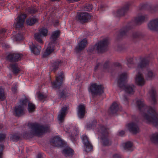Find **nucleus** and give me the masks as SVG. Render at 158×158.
I'll return each instance as SVG.
<instances>
[{
  "instance_id": "obj_53",
  "label": "nucleus",
  "mask_w": 158,
  "mask_h": 158,
  "mask_svg": "<svg viewBox=\"0 0 158 158\" xmlns=\"http://www.w3.org/2000/svg\"><path fill=\"white\" fill-rule=\"evenodd\" d=\"M95 47L93 46H90L88 48V52L90 53H92L94 51Z\"/></svg>"
},
{
  "instance_id": "obj_62",
  "label": "nucleus",
  "mask_w": 158,
  "mask_h": 158,
  "mask_svg": "<svg viewBox=\"0 0 158 158\" xmlns=\"http://www.w3.org/2000/svg\"><path fill=\"white\" fill-rule=\"evenodd\" d=\"M52 2H54V1H59L60 0H50Z\"/></svg>"
},
{
  "instance_id": "obj_48",
  "label": "nucleus",
  "mask_w": 158,
  "mask_h": 158,
  "mask_svg": "<svg viewBox=\"0 0 158 158\" xmlns=\"http://www.w3.org/2000/svg\"><path fill=\"white\" fill-rule=\"evenodd\" d=\"M7 30L4 28L0 29V37L2 38L4 36Z\"/></svg>"
},
{
  "instance_id": "obj_50",
  "label": "nucleus",
  "mask_w": 158,
  "mask_h": 158,
  "mask_svg": "<svg viewBox=\"0 0 158 158\" xmlns=\"http://www.w3.org/2000/svg\"><path fill=\"white\" fill-rule=\"evenodd\" d=\"M46 98V97H45L44 95L40 93H39L38 94V98L40 101L43 100Z\"/></svg>"
},
{
  "instance_id": "obj_64",
  "label": "nucleus",
  "mask_w": 158,
  "mask_h": 158,
  "mask_svg": "<svg viewBox=\"0 0 158 158\" xmlns=\"http://www.w3.org/2000/svg\"><path fill=\"white\" fill-rule=\"evenodd\" d=\"M3 127V126L0 125V129H2Z\"/></svg>"
},
{
  "instance_id": "obj_42",
  "label": "nucleus",
  "mask_w": 158,
  "mask_h": 158,
  "mask_svg": "<svg viewBox=\"0 0 158 158\" xmlns=\"http://www.w3.org/2000/svg\"><path fill=\"white\" fill-rule=\"evenodd\" d=\"M23 35L21 33H18L15 36V39L16 41H19L23 39Z\"/></svg>"
},
{
  "instance_id": "obj_3",
  "label": "nucleus",
  "mask_w": 158,
  "mask_h": 158,
  "mask_svg": "<svg viewBox=\"0 0 158 158\" xmlns=\"http://www.w3.org/2000/svg\"><path fill=\"white\" fill-rule=\"evenodd\" d=\"M127 74L123 73L119 76L117 81L118 86L121 89L124 90L125 91L130 94H134L135 86L134 85H125L124 82L127 79Z\"/></svg>"
},
{
  "instance_id": "obj_59",
  "label": "nucleus",
  "mask_w": 158,
  "mask_h": 158,
  "mask_svg": "<svg viewBox=\"0 0 158 158\" xmlns=\"http://www.w3.org/2000/svg\"><path fill=\"white\" fill-rule=\"evenodd\" d=\"M70 2H77L79 1L80 0H66Z\"/></svg>"
},
{
  "instance_id": "obj_16",
  "label": "nucleus",
  "mask_w": 158,
  "mask_h": 158,
  "mask_svg": "<svg viewBox=\"0 0 158 158\" xmlns=\"http://www.w3.org/2000/svg\"><path fill=\"white\" fill-rule=\"evenodd\" d=\"M14 114L18 117L21 116L24 114V108L23 106L21 105L17 106L14 109Z\"/></svg>"
},
{
  "instance_id": "obj_15",
  "label": "nucleus",
  "mask_w": 158,
  "mask_h": 158,
  "mask_svg": "<svg viewBox=\"0 0 158 158\" xmlns=\"http://www.w3.org/2000/svg\"><path fill=\"white\" fill-rule=\"evenodd\" d=\"M26 17V14L21 15L18 17L17 18V21L15 25L16 28H20L23 27V23Z\"/></svg>"
},
{
  "instance_id": "obj_45",
  "label": "nucleus",
  "mask_w": 158,
  "mask_h": 158,
  "mask_svg": "<svg viewBox=\"0 0 158 158\" xmlns=\"http://www.w3.org/2000/svg\"><path fill=\"white\" fill-rule=\"evenodd\" d=\"M20 138V136L19 135H13L11 137L10 139L13 141H18Z\"/></svg>"
},
{
  "instance_id": "obj_26",
  "label": "nucleus",
  "mask_w": 158,
  "mask_h": 158,
  "mask_svg": "<svg viewBox=\"0 0 158 158\" xmlns=\"http://www.w3.org/2000/svg\"><path fill=\"white\" fill-rule=\"evenodd\" d=\"M131 29V27H125L120 30L118 36V38L119 39L126 35L128 31Z\"/></svg>"
},
{
  "instance_id": "obj_56",
  "label": "nucleus",
  "mask_w": 158,
  "mask_h": 158,
  "mask_svg": "<svg viewBox=\"0 0 158 158\" xmlns=\"http://www.w3.org/2000/svg\"><path fill=\"white\" fill-rule=\"evenodd\" d=\"M112 158H121L120 155L118 154H115L113 155Z\"/></svg>"
},
{
  "instance_id": "obj_46",
  "label": "nucleus",
  "mask_w": 158,
  "mask_h": 158,
  "mask_svg": "<svg viewBox=\"0 0 158 158\" xmlns=\"http://www.w3.org/2000/svg\"><path fill=\"white\" fill-rule=\"evenodd\" d=\"M154 75L152 72L151 71H148L147 74V77L148 79H151L154 76Z\"/></svg>"
},
{
  "instance_id": "obj_22",
  "label": "nucleus",
  "mask_w": 158,
  "mask_h": 158,
  "mask_svg": "<svg viewBox=\"0 0 158 158\" xmlns=\"http://www.w3.org/2000/svg\"><path fill=\"white\" fill-rule=\"evenodd\" d=\"M149 61L146 58H142L137 65L138 69H143L145 67L149 64Z\"/></svg>"
},
{
  "instance_id": "obj_43",
  "label": "nucleus",
  "mask_w": 158,
  "mask_h": 158,
  "mask_svg": "<svg viewBox=\"0 0 158 158\" xmlns=\"http://www.w3.org/2000/svg\"><path fill=\"white\" fill-rule=\"evenodd\" d=\"M81 138L84 144L90 143L89 141V139L88 137L86 135H82Z\"/></svg>"
},
{
  "instance_id": "obj_34",
  "label": "nucleus",
  "mask_w": 158,
  "mask_h": 158,
  "mask_svg": "<svg viewBox=\"0 0 158 158\" xmlns=\"http://www.w3.org/2000/svg\"><path fill=\"white\" fill-rule=\"evenodd\" d=\"M84 145L85 146V151L87 152H89L93 151V146L90 142Z\"/></svg>"
},
{
  "instance_id": "obj_33",
  "label": "nucleus",
  "mask_w": 158,
  "mask_h": 158,
  "mask_svg": "<svg viewBox=\"0 0 158 158\" xmlns=\"http://www.w3.org/2000/svg\"><path fill=\"white\" fill-rule=\"evenodd\" d=\"M37 21V19L36 18H30L27 20L26 23L27 25L32 26Z\"/></svg>"
},
{
  "instance_id": "obj_4",
  "label": "nucleus",
  "mask_w": 158,
  "mask_h": 158,
  "mask_svg": "<svg viewBox=\"0 0 158 158\" xmlns=\"http://www.w3.org/2000/svg\"><path fill=\"white\" fill-rule=\"evenodd\" d=\"M97 133L101 136L102 144L104 146H109L112 144L111 140L109 138V129L105 126L100 125L97 128Z\"/></svg>"
},
{
  "instance_id": "obj_44",
  "label": "nucleus",
  "mask_w": 158,
  "mask_h": 158,
  "mask_svg": "<svg viewBox=\"0 0 158 158\" xmlns=\"http://www.w3.org/2000/svg\"><path fill=\"white\" fill-rule=\"evenodd\" d=\"M20 103L21 104V106H26L28 103H29L28 99L25 98L24 99L21 100L20 101Z\"/></svg>"
},
{
  "instance_id": "obj_47",
  "label": "nucleus",
  "mask_w": 158,
  "mask_h": 158,
  "mask_svg": "<svg viewBox=\"0 0 158 158\" xmlns=\"http://www.w3.org/2000/svg\"><path fill=\"white\" fill-rule=\"evenodd\" d=\"M93 8V6L91 4H86L85 7V10L87 11H90Z\"/></svg>"
},
{
  "instance_id": "obj_14",
  "label": "nucleus",
  "mask_w": 158,
  "mask_h": 158,
  "mask_svg": "<svg viewBox=\"0 0 158 158\" xmlns=\"http://www.w3.org/2000/svg\"><path fill=\"white\" fill-rule=\"evenodd\" d=\"M55 45L53 44H50L49 43L48 46L47 48L45 51L43 53L42 57L43 58H46L55 50Z\"/></svg>"
},
{
  "instance_id": "obj_19",
  "label": "nucleus",
  "mask_w": 158,
  "mask_h": 158,
  "mask_svg": "<svg viewBox=\"0 0 158 158\" xmlns=\"http://www.w3.org/2000/svg\"><path fill=\"white\" fill-rule=\"evenodd\" d=\"M148 26L151 30L158 31V18L151 21L148 24Z\"/></svg>"
},
{
  "instance_id": "obj_55",
  "label": "nucleus",
  "mask_w": 158,
  "mask_h": 158,
  "mask_svg": "<svg viewBox=\"0 0 158 158\" xmlns=\"http://www.w3.org/2000/svg\"><path fill=\"white\" fill-rule=\"evenodd\" d=\"M6 136L5 134L0 133V142L2 141L5 139Z\"/></svg>"
},
{
  "instance_id": "obj_29",
  "label": "nucleus",
  "mask_w": 158,
  "mask_h": 158,
  "mask_svg": "<svg viewBox=\"0 0 158 158\" xmlns=\"http://www.w3.org/2000/svg\"><path fill=\"white\" fill-rule=\"evenodd\" d=\"M147 16L146 15L139 16L135 19V22L136 24H140L144 22Z\"/></svg>"
},
{
  "instance_id": "obj_37",
  "label": "nucleus",
  "mask_w": 158,
  "mask_h": 158,
  "mask_svg": "<svg viewBox=\"0 0 158 158\" xmlns=\"http://www.w3.org/2000/svg\"><path fill=\"white\" fill-rule=\"evenodd\" d=\"M132 143L130 141H128L125 143L123 146L125 150H131L132 146Z\"/></svg>"
},
{
  "instance_id": "obj_58",
  "label": "nucleus",
  "mask_w": 158,
  "mask_h": 158,
  "mask_svg": "<svg viewBox=\"0 0 158 158\" xmlns=\"http://www.w3.org/2000/svg\"><path fill=\"white\" fill-rule=\"evenodd\" d=\"M125 131H121L119 132V135L121 136H123L125 134Z\"/></svg>"
},
{
  "instance_id": "obj_63",
  "label": "nucleus",
  "mask_w": 158,
  "mask_h": 158,
  "mask_svg": "<svg viewBox=\"0 0 158 158\" xmlns=\"http://www.w3.org/2000/svg\"><path fill=\"white\" fill-rule=\"evenodd\" d=\"M145 6V5H143L141 8L140 9H142L143 8V7Z\"/></svg>"
},
{
  "instance_id": "obj_1",
  "label": "nucleus",
  "mask_w": 158,
  "mask_h": 158,
  "mask_svg": "<svg viewBox=\"0 0 158 158\" xmlns=\"http://www.w3.org/2000/svg\"><path fill=\"white\" fill-rule=\"evenodd\" d=\"M136 103L138 108L143 115L144 119L148 123H152L155 127L158 125V116L155 110L151 107H148L143 102L138 100Z\"/></svg>"
},
{
  "instance_id": "obj_12",
  "label": "nucleus",
  "mask_w": 158,
  "mask_h": 158,
  "mask_svg": "<svg viewBox=\"0 0 158 158\" xmlns=\"http://www.w3.org/2000/svg\"><path fill=\"white\" fill-rule=\"evenodd\" d=\"M127 127L129 131L133 134H136L140 131L139 127L136 123L134 122L129 123Z\"/></svg>"
},
{
  "instance_id": "obj_23",
  "label": "nucleus",
  "mask_w": 158,
  "mask_h": 158,
  "mask_svg": "<svg viewBox=\"0 0 158 158\" xmlns=\"http://www.w3.org/2000/svg\"><path fill=\"white\" fill-rule=\"evenodd\" d=\"M62 153L66 157H71L74 154L73 150L69 147L64 148L62 151Z\"/></svg>"
},
{
  "instance_id": "obj_30",
  "label": "nucleus",
  "mask_w": 158,
  "mask_h": 158,
  "mask_svg": "<svg viewBox=\"0 0 158 158\" xmlns=\"http://www.w3.org/2000/svg\"><path fill=\"white\" fill-rule=\"evenodd\" d=\"M149 93L154 104H156V92L154 88H152Z\"/></svg>"
},
{
  "instance_id": "obj_61",
  "label": "nucleus",
  "mask_w": 158,
  "mask_h": 158,
  "mask_svg": "<svg viewBox=\"0 0 158 158\" xmlns=\"http://www.w3.org/2000/svg\"><path fill=\"white\" fill-rule=\"evenodd\" d=\"M115 66H120V64L119 63H115L114 64Z\"/></svg>"
},
{
  "instance_id": "obj_24",
  "label": "nucleus",
  "mask_w": 158,
  "mask_h": 158,
  "mask_svg": "<svg viewBox=\"0 0 158 158\" xmlns=\"http://www.w3.org/2000/svg\"><path fill=\"white\" fill-rule=\"evenodd\" d=\"M62 63V61L60 60H57L53 63H52V67L53 72H55L58 70L60 66H61Z\"/></svg>"
},
{
  "instance_id": "obj_49",
  "label": "nucleus",
  "mask_w": 158,
  "mask_h": 158,
  "mask_svg": "<svg viewBox=\"0 0 158 158\" xmlns=\"http://www.w3.org/2000/svg\"><path fill=\"white\" fill-rule=\"evenodd\" d=\"M127 65L129 67H130V65L131 64H133L134 63L133 62V59L132 58L130 57L128 58L127 59Z\"/></svg>"
},
{
  "instance_id": "obj_36",
  "label": "nucleus",
  "mask_w": 158,
  "mask_h": 158,
  "mask_svg": "<svg viewBox=\"0 0 158 158\" xmlns=\"http://www.w3.org/2000/svg\"><path fill=\"white\" fill-rule=\"evenodd\" d=\"M38 33L43 37H46L48 35V30L46 28L43 27L39 30Z\"/></svg>"
},
{
  "instance_id": "obj_51",
  "label": "nucleus",
  "mask_w": 158,
  "mask_h": 158,
  "mask_svg": "<svg viewBox=\"0 0 158 158\" xmlns=\"http://www.w3.org/2000/svg\"><path fill=\"white\" fill-rule=\"evenodd\" d=\"M4 148V146L3 145L0 144V158H3V150Z\"/></svg>"
},
{
  "instance_id": "obj_39",
  "label": "nucleus",
  "mask_w": 158,
  "mask_h": 158,
  "mask_svg": "<svg viewBox=\"0 0 158 158\" xmlns=\"http://www.w3.org/2000/svg\"><path fill=\"white\" fill-rule=\"evenodd\" d=\"M142 37L141 33L139 32H134L133 33L132 38L133 39L140 38Z\"/></svg>"
},
{
  "instance_id": "obj_2",
  "label": "nucleus",
  "mask_w": 158,
  "mask_h": 158,
  "mask_svg": "<svg viewBox=\"0 0 158 158\" xmlns=\"http://www.w3.org/2000/svg\"><path fill=\"white\" fill-rule=\"evenodd\" d=\"M64 79V72L62 71L60 72V75L55 77V80L52 82L51 85L52 88L59 89L56 92V95L58 98L66 100V98L69 96V94L67 89L66 88L60 89L63 83Z\"/></svg>"
},
{
  "instance_id": "obj_28",
  "label": "nucleus",
  "mask_w": 158,
  "mask_h": 158,
  "mask_svg": "<svg viewBox=\"0 0 158 158\" xmlns=\"http://www.w3.org/2000/svg\"><path fill=\"white\" fill-rule=\"evenodd\" d=\"M13 73L17 75L20 71V69L19 68L17 64H14L10 65Z\"/></svg>"
},
{
  "instance_id": "obj_21",
  "label": "nucleus",
  "mask_w": 158,
  "mask_h": 158,
  "mask_svg": "<svg viewBox=\"0 0 158 158\" xmlns=\"http://www.w3.org/2000/svg\"><path fill=\"white\" fill-rule=\"evenodd\" d=\"M85 107L84 105L80 104L78 106L77 114L79 117L80 118H83L85 115Z\"/></svg>"
},
{
  "instance_id": "obj_6",
  "label": "nucleus",
  "mask_w": 158,
  "mask_h": 158,
  "mask_svg": "<svg viewBox=\"0 0 158 158\" xmlns=\"http://www.w3.org/2000/svg\"><path fill=\"white\" fill-rule=\"evenodd\" d=\"M104 87L102 85H98L96 83L91 84L89 88V91L93 96L100 95L104 92Z\"/></svg>"
},
{
  "instance_id": "obj_60",
  "label": "nucleus",
  "mask_w": 158,
  "mask_h": 158,
  "mask_svg": "<svg viewBox=\"0 0 158 158\" xmlns=\"http://www.w3.org/2000/svg\"><path fill=\"white\" fill-rule=\"evenodd\" d=\"M42 155L40 153H39L37 155L36 158H42Z\"/></svg>"
},
{
  "instance_id": "obj_11",
  "label": "nucleus",
  "mask_w": 158,
  "mask_h": 158,
  "mask_svg": "<svg viewBox=\"0 0 158 158\" xmlns=\"http://www.w3.org/2000/svg\"><path fill=\"white\" fill-rule=\"evenodd\" d=\"M88 45L87 39H84L78 43L77 45L75 48V50L77 53H79L84 50Z\"/></svg>"
},
{
  "instance_id": "obj_35",
  "label": "nucleus",
  "mask_w": 158,
  "mask_h": 158,
  "mask_svg": "<svg viewBox=\"0 0 158 158\" xmlns=\"http://www.w3.org/2000/svg\"><path fill=\"white\" fill-rule=\"evenodd\" d=\"M36 109L35 105L32 103H29L28 104V110L29 113H33L35 111Z\"/></svg>"
},
{
  "instance_id": "obj_20",
  "label": "nucleus",
  "mask_w": 158,
  "mask_h": 158,
  "mask_svg": "<svg viewBox=\"0 0 158 158\" xmlns=\"http://www.w3.org/2000/svg\"><path fill=\"white\" fill-rule=\"evenodd\" d=\"M30 48L31 52L35 55H37L40 54L41 49L40 46L32 44L30 46Z\"/></svg>"
},
{
  "instance_id": "obj_5",
  "label": "nucleus",
  "mask_w": 158,
  "mask_h": 158,
  "mask_svg": "<svg viewBox=\"0 0 158 158\" xmlns=\"http://www.w3.org/2000/svg\"><path fill=\"white\" fill-rule=\"evenodd\" d=\"M28 126L31 129L32 134L38 136L43 133L50 131L49 127L45 126L36 123H28Z\"/></svg>"
},
{
  "instance_id": "obj_38",
  "label": "nucleus",
  "mask_w": 158,
  "mask_h": 158,
  "mask_svg": "<svg viewBox=\"0 0 158 158\" xmlns=\"http://www.w3.org/2000/svg\"><path fill=\"white\" fill-rule=\"evenodd\" d=\"M5 99L4 90L2 88H0V101H4Z\"/></svg>"
},
{
  "instance_id": "obj_31",
  "label": "nucleus",
  "mask_w": 158,
  "mask_h": 158,
  "mask_svg": "<svg viewBox=\"0 0 158 158\" xmlns=\"http://www.w3.org/2000/svg\"><path fill=\"white\" fill-rule=\"evenodd\" d=\"M43 36L38 33H36L34 34V38L35 40L39 43L43 44L44 43L42 37Z\"/></svg>"
},
{
  "instance_id": "obj_18",
  "label": "nucleus",
  "mask_w": 158,
  "mask_h": 158,
  "mask_svg": "<svg viewBox=\"0 0 158 158\" xmlns=\"http://www.w3.org/2000/svg\"><path fill=\"white\" fill-rule=\"evenodd\" d=\"M130 5V3L127 2L123 8L118 10L117 12V16H123L128 10Z\"/></svg>"
},
{
  "instance_id": "obj_7",
  "label": "nucleus",
  "mask_w": 158,
  "mask_h": 158,
  "mask_svg": "<svg viewBox=\"0 0 158 158\" xmlns=\"http://www.w3.org/2000/svg\"><path fill=\"white\" fill-rule=\"evenodd\" d=\"M51 144L55 147L61 148L65 146V142L59 136L56 135L52 138Z\"/></svg>"
},
{
  "instance_id": "obj_10",
  "label": "nucleus",
  "mask_w": 158,
  "mask_h": 158,
  "mask_svg": "<svg viewBox=\"0 0 158 158\" xmlns=\"http://www.w3.org/2000/svg\"><path fill=\"white\" fill-rule=\"evenodd\" d=\"M77 18L79 22L82 23H87L91 18V15L87 12L79 13Z\"/></svg>"
},
{
  "instance_id": "obj_54",
  "label": "nucleus",
  "mask_w": 158,
  "mask_h": 158,
  "mask_svg": "<svg viewBox=\"0 0 158 158\" xmlns=\"http://www.w3.org/2000/svg\"><path fill=\"white\" fill-rule=\"evenodd\" d=\"M12 91L14 94H15L17 93V86L16 85H13L11 89Z\"/></svg>"
},
{
  "instance_id": "obj_25",
  "label": "nucleus",
  "mask_w": 158,
  "mask_h": 158,
  "mask_svg": "<svg viewBox=\"0 0 158 158\" xmlns=\"http://www.w3.org/2000/svg\"><path fill=\"white\" fill-rule=\"evenodd\" d=\"M135 81L136 83L138 85H144V78L142 74L139 73L136 75Z\"/></svg>"
},
{
  "instance_id": "obj_17",
  "label": "nucleus",
  "mask_w": 158,
  "mask_h": 158,
  "mask_svg": "<svg viewBox=\"0 0 158 158\" xmlns=\"http://www.w3.org/2000/svg\"><path fill=\"white\" fill-rule=\"evenodd\" d=\"M60 35V32L59 31L57 30L53 32L51 35L50 39V42L49 43L50 44H56V41Z\"/></svg>"
},
{
  "instance_id": "obj_13",
  "label": "nucleus",
  "mask_w": 158,
  "mask_h": 158,
  "mask_svg": "<svg viewBox=\"0 0 158 158\" xmlns=\"http://www.w3.org/2000/svg\"><path fill=\"white\" fill-rule=\"evenodd\" d=\"M67 107L66 106L62 107L59 112L57 116L58 120L60 123L64 122L67 113Z\"/></svg>"
},
{
  "instance_id": "obj_52",
  "label": "nucleus",
  "mask_w": 158,
  "mask_h": 158,
  "mask_svg": "<svg viewBox=\"0 0 158 158\" xmlns=\"http://www.w3.org/2000/svg\"><path fill=\"white\" fill-rule=\"evenodd\" d=\"M109 61H106L103 64V68L104 69H107L109 66Z\"/></svg>"
},
{
  "instance_id": "obj_8",
  "label": "nucleus",
  "mask_w": 158,
  "mask_h": 158,
  "mask_svg": "<svg viewBox=\"0 0 158 158\" xmlns=\"http://www.w3.org/2000/svg\"><path fill=\"white\" fill-rule=\"evenodd\" d=\"M108 45V40L106 39L100 41L95 45L98 53L103 52L107 50Z\"/></svg>"
},
{
  "instance_id": "obj_32",
  "label": "nucleus",
  "mask_w": 158,
  "mask_h": 158,
  "mask_svg": "<svg viewBox=\"0 0 158 158\" xmlns=\"http://www.w3.org/2000/svg\"><path fill=\"white\" fill-rule=\"evenodd\" d=\"M151 141L155 143H158V134H154L150 137Z\"/></svg>"
},
{
  "instance_id": "obj_40",
  "label": "nucleus",
  "mask_w": 158,
  "mask_h": 158,
  "mask_svg": "<svg viewBox=\"0 0 158 158\" xmlns=\"http://www.w3.org/2000/svg\"><path fill=\"white\" fill-rule=\"evenodd\" d=\"M97 122L96 120H94L91 123H88L87 125V128L88 129H90L93 127H94L97 123Z\"/></svg>"
},
{
  "instance_id": "obj_9",
  "label": "nucleus",
  "mask_w": 158,
  "mask_h": 158,
  "mask_svg": "<svg viewBox=\"0 0 158 158\" xmlns=\"http://www.w3.org/2000/svg\"><path fill=\"white\" fill-rule=\"evenodd\" d=\"M23 55L17 53H10L6 56L7 60L11 62H16L21 60Z\"/></svg>"
},
{
  "instance_id": "obj_27",
  "label": "nucleus",
  "mask_w": 158,
  "mask_h": 158,
  "mask_svg": "<svg viewBox=\"0 0 158 158\" xmlns=\"http://www.w3.org/2000/svg\"><path fill=\"white\" fill-rule=\"evenodd\" d=\"M118 104L114 102L111 105L109 109L110 113V114H114L116 113L118 110Z\"/></svg>"
},
{
  "instance_id": "obj_41",
  "label": "nucleus",
  "mask_w": 158,
  "mask_h": 158,
  "mask_svg": "<svg viewBox=\"0 0 158 158\" xmlns=\"http://www.w3.org/2000/svg\"><path fill=\"white\" fill-rule=\"evenodd\" d=\"M27 10L30 14L35 13L37 11V10L35 7H29L27 9Z\"/></svg>"
},
{
  "instance_id": "obj_57",
  "label": "nucleus",
  "mask_w": 158,
  "mask_h": 158,
  "mask_svg": "<svg viewBox=\"0 0 158 158\" xmlns=\"http://www.w3.org/2000/svg\"><path fill=\"white\" fill-rule=\"evenodd\" d=\"M101 63H98L95 66L94 68V70L95 71H96L98 69V67L100 65Z\"/></svg>"
}]
</instances>
